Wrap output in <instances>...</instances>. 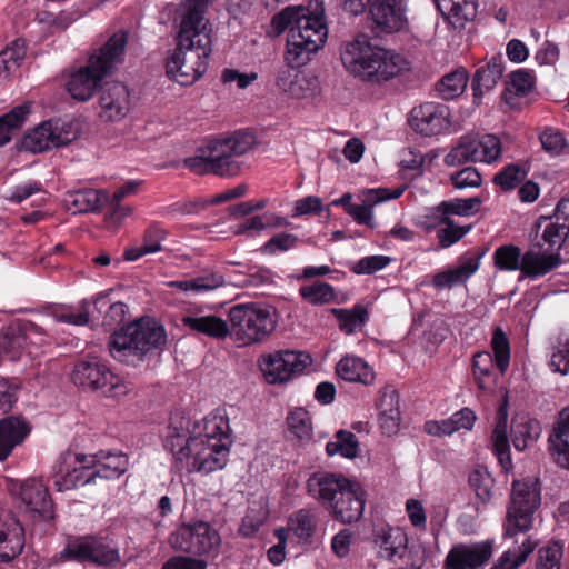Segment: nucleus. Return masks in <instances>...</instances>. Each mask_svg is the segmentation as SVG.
Masks as SVG:
<instances>
[{
    "label": "nucleus",
    "mask_w": 569,
    "mask_h": 569,
    "mask_svg": "<svg viewBox=\"0 0 569 569\" xmlns=\"http://www.w3.org/2000/svg\"><path fill=\"white\" fill-rule=\"evenodd\" d=\"M128 33L119 31L93 54L86 66L72 72L66 83L70 96L79 101H87L94 94L104 77L109 76L118 63L123 61Z\"/></svg>",
    "instance_id": "nucleus-9"
},
{
    "label": "nucleus",
    "mask_w": 569,
    "mask_h": 569,
    "mask_svg": "<svg viewBox=\"0 0 569 569\" xmlns=\"http://www.w3.org/2000/svg\"><path fill=\"white\" fill-rule=\"evenodd\" d=\"M287 423L290 432H292L300 440H308L311 438L312 425L308 411L302 408L292 410L288 418Z\"/></svg>",
    "instance_id": "nucleus-48"
},
{
    "label": "nucleus",
    "mask_w": 569,
    "mask_h": 569,
    "mask_svg": "<svg viewBox=\"0 0 569 569\" xmlns=\"http://www.w3.org/2000/svg\"><path fill=\"white\" fill-rule=\"evenodd\" d=\"M318 529L317 509L301 508L290 515L288 519V531L292 532L299 541L311 543Z\"/></svg>",
    "instance_id": "nucleus-30"
},
{
    "label": "nucleus",
    "mask_w": 569,
    "mask_h": 569,
    "mask_svg": "<svg viewBox=\"0 0 569 569\" xmlns=\"http://www.w3.org/2000/svg\"><path fill=\"white\" fill-rule=\"evenodd\" d=\"M569 206V201H560L555 210L553 218L541 216L536 227L543 231L539 250L536 251V278L548 273L561 263L560 249L569 233V216L562 217V211Z\"/></svg>",
    "instance_id": "nucleus-11"
},
{
    "label": "nucleus",
    "mask_w": 569,
    "mask_h": 569,
    "mask_svg": "<svg viewBox=\"0 0 569 569\" xmlns=\"http://www.w3.org/2000/svg\"><path fill=\"white\" fill-rule=\"evenodd\" d=\"M442 226L445 227L437 231V238L441 248H448L457 243L470 230V226H457L450 217L449 221L445 222Z\"/></svg>",
    "instance_id": "nucleus-55"
},
{
    "label": "nucleus",
    "mask_w": 569,
    "mask_h": 569,
    "mask_svg": "<svg viewBox=\"0 0 569 569\" xmlns=\"http://www.w3.org/2000/svg\"><path fill=\"white\" fill-rule=\"evenodd\" d=\"M468 72L459 68L445 74L436 84L438 96L443 100H452L463 93L468 83Z\"/></svg>",
    "instance_id": "nucleus-36"
},
{
    "label": "nucleus",
    "mask_w": 569,
    "mask_h": 569,
    "mask_svg": "<svg viewBox=\"0 0 569 569\" xmlns=\"http://www.w3.org/2000/svg\"><path fill=\"white\" fill-rule=\"evenodd\" d=\"M77 19L78 17L73 12L61 11L59 14H54L44 10L37 13V20L46 24L51 32L66 30Z\"/></svg>",
    "instance_id": "nucleus-54"
},
{
    "label": "nucleus",
    "mask_w": 569,
    "mask_h": 569,
    "mask_svg": "<svg viewBox=\"0 0 569 569\" xmlns=\"http://www.w3.org/2000/svg\"><path fill=\"white\" fill-rule=\"evenodd\" d=\"M477 144L478 161L490 163L500 157L501 143L496 136L487 134L480 140L477 139Z\"/></svg>",
    "instance_id": "nucleus-56"
},
{
    "label": "nucleus",
    "mask_w": 569,
    "mask_h": 569,
    "mask_svg": "<svg viewBox=\"0 0 569 569\" xmlns=\"http://www.w3.org/2000/svg\"><path fill=\"white\" fill-rule=\"evenodd\" d=\"M230 336L239 346L261 342L277 326L274 310L256 305H236L229 310Z\"/></svg>",
    "instance_id": "nucleus-10"
},
{
    "label": "nucleus",
    "mask_w": 569,
    "mask_h": 569,
    "mask_svg": "<svg viewBox=\"0 0 569 569\" xmlns=\"http://www.w3.org/2000/svg\"><path fill=\"white\" fill-rule=\"evenodd\" d=\"M477 139L463 136L459 139L457 146H455L448 154H446L443 161L449 167L461 166L467 162H477Z\"/></svg>",
    "instance_id": "nucleus-38"
},
{
    "label": "nucleus",
    "mask_w": 569,
    "mask_h": 569,
    "mask_svg": "<svg viewBox=\"0 0 569 569\" xmlns=\"http://www.w3.org/2000/svg\"><path fill=\"white\" fill-rule=\"evenodd\" d=\"M106 198L107 196L98 190L84 189L70 193L66 202L73 213H86L98 211Z\"/></svg>",
    "instance_id": "nucleus-35"
},
{
    "label": "nucleus",
    "mask_w": 569,
    "mask_h": 569,
    "mask_svg": "<svg viewBox=\"0 0 569 569\" xmlns=\"http://www.w3.org/2000/svg\"><path fill=\"white\" fill-rule=\"evenodd\" d=\"M482 199L480 197H472L468 199L456 198L441 202V208L447 213V217L452 214L460 217H468L479 210Z\"/></svg>",
    "instance_id": "nucleus-50"
},
{
    "label": "nucleus",
    "mask_w": 569,
    "mask_h": 569,
    "mask_svg": "<svg viewBox=\"0 0 569 569\" xmlns=\"http://www.w3.org/2000/svg\"><path fill=\"white\" fill-rule=\"evenodd\" d=\"M548 450L558 467L569 470V406L558 413L552 425L548 436Z\"/></svg>",
    "instance_id": "nucleus-22"
},
{
    "label": "nucleus",
    "mask_w": 569,
    "mask_h": 569,
    "mask_svg": "<svg viewBox=\"0 0 569 569\" xmlns=\"http://www.w3.org/2000/svg\"><path fill=\"white\" fill-rule=\"evenodd\" d=\"M493 543L486 540L475 543H458L449 550L445 569H479L492 557Z\"/></svg>",
    "instance_id": "nucleus-19"
},
{
    "label": "nucleus",
    "mask_w": 569,
    "mask_h": 569,
    "mask_svg": "<svg viewBox=\"0 0 569 569\" xmlns=\"http://www.w3.org/2000/svg\"><path fill=\"white\" fill-rule=\"evenodd\" d=\"M532 78L528 71L517 70L510 74V81L506 88V93H512L517 97H525L532 88Z\"/></svg>",
    "instance_id": "nucleus-58"
},
{
    "label": "nucleus",
    "mask_w": 569,
    "mask_h": 569,
    "mask_svg": "<svg viewBox=\"0 0 569 569\" xmlns=\"http://www.w3.org/2000/svg\"><path fill=\"white\" fill-rule=\"evenodd\" d=\"M450 110L437 102H425L415 107L410 112L411 128L425 137L442 133L450 127Z\"/></svg>",
    "instance_id": "nucleus-18"
},
{
    "label": "nucleus",
    "mask_w": 569,
    "mask_h": 569,
    "mask_svg": "<svg viewBox=\"0 0 569 569\" xmlns=\"http://www.w3.org/2000/svg\"><path fill=\"white\" fill-rule=\"evenodd\" d=\"M170 541L174 549L194 556H217L221 546L218 530L202 520L182 523Z\"/></svg>",
    "instance_id": "nucleus-14"
},
{
    "label": "nucleus",
    "mask_w": 569,
    "mask_h": 569,
    "mask_svg": "<svg viewBox=\"0 0 569 569\" xmlns=\"http://www.w3.org/2000/svg\"><path fill=\"white\" fill-rule=\"evenodd\" d=\"M390 262L386 256H369L360 259L351 270L357 274H371L383 269Z\"/></svg>",
    "instance_id": "nucleus-64"
},
{
    "label": "nucleus",
    "mask_w": 569,
    "mask_h": 569,
    "mask_svg": "<svg viewBox=\"0 0 569 569\" xmlns=\"http://www.w3.org/2000/svg\"><path fill=\"white\" fill-rule=\"evenodd\" d=\"M447 221H449V217L445 213L440 202L438 206L431 208L426 214L419 216L416 219V226L426 232H430Z\"/></svg>",
    "instance_id": "nucleus-59"
},
{
    "label": "nucleus",
    "mask_w": 569,
    "mask_h": 569,
    "mask_svg": "<svg viewBox=\"0 0 569 569\" xmlns=\"http://www.w3.org/2000/svg\"><path fill=\"white\" fill-rule=\"evenodd\" d=\"M532 550L530 537H527L517 551H505L490 569H516L527 560Z\"/></svg>",
    "instance_id": "nucleus-44"
},
{
    "label": "nucleus",
    "mask_w": 569,
    "mask_h": 569,
    "mask_svg": "<svg viewBox=\"0 0 569 569\" xmlns=\"http://www.w3.org/2000/svg\"><path fill=\"white\" fill-rule=\"evenodd\" d=\"M182 323L190 330L213 339H224L230 335V327L228 323L223 319L213 315L186 316L182 318Z\"/></svg>",
    "instance_id": "nucleus-32"
},
{
    "label": "nucleus",
    "mask_w": 569,
    "mask_h": 569,
    "mask_svg": "<svg viewBox=\"0 0 569 569\" xmlns=\"http://www.w3.org/2000/svg\"><path fill=\"white\" fill-rule=\"evenodd\" d=\"M311 362L309 355L301 351L279 350L262 355L259 366L269 383H280L302 372Z\"/></svg>",
    "instance_id": "nucleus-16"
},
{
    "label": "nucleus",
    "mask_w": 569,
    "mask_h": 569,
    "mask_svg": "<svg viewBox=\"0 0 569 569\" xmlns=\"http://www.w3.org/2000/svg\"><path fill=\"white\" fill-rule=\"evenodd\" d=\"M271 26L281 34L288 30L286 61L288 67L277 76V87L284 93L300 99L310 89L308 78L296 69L305 66L326 42L328 28L325 9L305 6H289L274 14Z\"/></svg>",
    "instance_id": "nucleus-1"
},
{
    "label": "nucleus",
    "mask_w": 569,
    "mask_h": 569,
    "mask_svg": "<svg viewBox=\"0 0 569 569\" xmlns=\"http://www.w3.org/2000/svg\"><path fill=\"white\" fill-rule=\"evenodd\" d=\"M0 349L12 361L19 360L26 355L28 346L21 326L6 328L0 340Z\"/></svg>",
    "instance_id": "nucleus-37"
},
{
    "label": "nucleus",
    "mask_w": 569,
    "mask_h": 569,
    "mask_svg": "<svg viewBox=\"0 0 569 569\" xmlns=\"http://www.w3.org/2000/svg\"><path fill=\"white\" fill-rule=\"evenodd\" d=\"M306 489L341 523H352L362 517L366 499L357 481L342 475L319 471L309 477Z\"/></svg>",
    "instance_id": "nucleus-6"
},
{
    "label": "nucleus",
    "mask_w": 569,
    "mask_h": 569,
    "mask_svg": "<svg viewBox=\"0 0 569 569\" xmlns=\"http://www.w3.org/2000/svg\"><path fill=\"white\" fill-rule=\"evenodd\" d=\"M52 132L53 147H63L76 139L77 134L72 130V123L62 120H49Z\"/></svg>",
    "instance_id": "nucleus-62"
},
{
    "label": "nucleus",
    "mask_w": 569,
    "mask_h": 569,
    "mask_svg": "<svg viewBox=\"0 0 569 569\" xmlns=\"http://www.w3.org/2000/svg\"><path fill=\"white\" fill-rule=\"evenodd\" d=\"M228 421L214 416L206 420L204 435L187 438L176 433L167 438L178 470L210 473L222 469L229 453Z\"/></svg>",
    "instance_id": "nucleus-3"
},
{
    "label": "nucleus",
    "mask_w": 569,
    "mask_h": 569,
    "mask_svg": "<svg viewBox=\"0 0 569 569\" xmlns=\"http://www.w3.org/2000/svg\"><path fill=\"white\" fill-rule=\"evenodd\" d=\"M367 198H369L368 190H363L361 192L362 204H348L346 212L351 216L359 224H366L370 228H375L371 211L375 204L369 203Z\"/></svg>",
    "instance_id": "nucleus-57"
},
{
    "label": "nucleus",
    "mask_w": 569,
    "mask_h": 569,
    "mask_svg": "<svg viewBox=\"0 0 569 569\" xmlns=\"http://www.w3.org/2000/svg\"><path fill=\"white\" fill-rule=\"evenodd\" d=\"M367 8L370 29L376 37L400 32L408 26L407 7L400 0H372Z\"/></svg>",
    "instance_id": "nucleus-17"
},
{
    "label": "nucleus",
    "mask_w": 569,
    "mask_h": 569,
    "mask_svg": "<svg viewBox=\"0 0 569 569\" xmlns=\"http://www.w3.org/2000/svg\"><path fill=\"white\" fill-rule=\"evenodd\" d=\"M100 117L109 121L124 118L130 109L128 87L118 81L106 82L99 92Z\"/></svg>",
    "instance_id": "nucleus-21"
},
{
    "label": "nucleus",
    "mask_w": 569,
    "mask_h": 569,
    "mask_svg": "<svg viewBox=\"0 0 569 569\" xmlns=\"http://www.w3.org/2000/svg\"><path fill=\"white\" fill-rule=\"evenodd\" d=\"M30 109L31 104L26 102L0 117V146L11 140L12 131L23 124L27 116L30 113Z\"/></svg>",
    "instance_id": "nucleus-41"
},
{
    "label": "nucleus",
    "mask_w": 569,
    "mask_h": 569,
    "mask_svg": "<svg viewBox=\"0 0 569 569\" xmlns=\"http://www.w3.org/2000/svg\"><path fill=\"white\" fill-rule=\"evenodd\" d=\"M476 14L477 4L475 0H452L449 19L455 28H463L467 21L475 19Z\"/></svg>",
    "instance_id": "nucleus-49"
},
{
    "label": "nucleus",
    "mask_w": 569,
    "mask_h": 569,
    "mask_svg": "<svg viewBox=\"0 0 569 569\" xmlns=\"http://www.w3.org/2000/svg\"><path fill=\"white\" fill-rule=\"evenodd\" d=\"M480 257H469L459 267L435 274L432 284L438 289H442L467 281L478 270Z\"/></svg>",
    "instance_id": "nucleus-33"
},
{
    "label": "nucleus",
    "mask_w": 569,
    "mask_h": 569,
    "mask_svg": "<svg viewBox=\"0 0 569 569\" xmlns=\"http://www.w3.org/2000/svg\"><path fill=\"white\" fill-rule=\"evenodd\" d=\"M550 368L562 376L569 373V338H558L550 356Z\"/></svg>",
    "instance_id": "nucleus-52"
},
{
    "label": "nucleus",
    "mask_w": 569,
    "mask_h": 569,
    "mask_svg": "<svg viewBox=\"0 0 569 569\" xmlns=\"http://www.w3.org/2000/svg\"><path fill=\"white\" fill-rule=\"evenodd\" d=\"M533 520V485L529 481L515 480L510 503L503 525V537L512 538L518 532H527Z\"/></svg>",
    "instance_id": "nucleus-15"
},
{
    "label": "nucleus",
    "mask_w": 569,
    "mask_h": 569,
    "mask_svg": "<svg viewBox=\"0 0 569 569\" xmlns=\"http://www.w3.org/2000/svg\"><path fill=\"white\" fill-rule=\"evenodd\" d=\"M300 296L311 305H325L335 301V289L327 282L316 281L299 289Z\"/></svg>",
    "instance_id": "nucleus-46"
},
{
    "label": "nucleus",
    "mask_w": 569,
    "mask_h": 569,
    "mask_svg": "<svg viewBox=\"0 0 569 569\" xmlns=\"http://www.w3.org/2000/svg\"><path fill=\"white\" fill-rule=\"evenodd\" d=\"M330 312L339 321L340 330L347 335H351L357 328L365 326L369 318L367 308L362 305H356L352 309L332 308Z\"/></svg>",
    "instance_id": "nucleus-39"
},
{
    "label": "nucleus",
    "mask_w": 569,
    "mask_h": 569,
    "mask_svg": "<svg viewBox=\"0 0 569 569\" xmlns=\"http://www.w3.org/2000/svg\"><path fill=\"white\" fill-rule=\"evenodd\" d=\"M407 535L400 528L382 527L373 533L378 556L388 560L402 558L407 551Z\"/></svg>",
    "instance_id": "nucleus-26"
},
{
    "label": "nucleus",
    "mask_w": 569,
    "mask_h": 569,
    "mask_svg": "<svg viewBox=\"0 0 569 569\" xmlns=\"http://www.w3.org/2000/svg\"><path fill=\"white\" fill-rule=\"evenodd\" d=\"M18 496L32 515L33 521H50L54 519L53 501L47 487L34 478L20 483Z\"/></svg>",
    "instance_id": "nucleus-20"
},
{
    "label": "nucleus",
    "mask_w": 569,
    "mask_h": 569,
    "mask_svg": "<svg viewBox=\"0 0 569 569\" xmlns=\"http://www.w3.org/2000/svg\"><path fill=\"white\" fill-rule=\"evenodd\" d=\"M456 189L477 188L481 184V176L473 167H466L450 176Z\"/></svg>",
    "instance_id": "nucleus-63"
},
{
    "label": "nucleus",
    "mask_w": 569,
    "mask_h": 569,
    "mask_svg": "<svg viewBox=\"0 0 569 569\" xmlns=\"http://www.w3.org/2000/svg\"><path fill=\"white\" fill-rule=\"evenodd\" d=\"M493 264L502 271L520 270L526 277H533V249L521 252L515 244H503L493 252Z\"/></svg>",
    "instance_id": "nucleus-23"
},
{
    "label": "nucleus",
    "mask_w": 569,
    "mask_h": 569,
    "mask_svg": "<svg viewBox=\"0 0 569 569\" xmlns=\"http://www.w3.org/2000/svg\"><path fill=\"white\" fill-rule=\"evenodd\" d=\"M71 380L79 387L99 391L103 396L117 400L132 390L130 382L113 373L104 363L96 359L77 362L71 373Z\"/></svg>",
    "instance_id": "nucleus-12"
},
{
    "label": "nucleus",
    "mask_w": 569,
    "mask_h": 569,
    "mask_svg": "<svg viewBox=\"0 0 569 569\" xmlns=\"http://www.w3.org/2000/svg\"><path fill=\"white\" fill-rule=\"evenodd\" d=\"M22 147L32 153H40L53 147L51 124L42 122L22 140Z\"/></svg>",
    "instance_id": "nucleus-43"
},
{
    "label": "nucleus",
    "mask_w": 569,
    "mask_h": 569,
    "mask_svg": "<svg viewBox=\"0 0 569 569\" xmlns=\"http://www.w3.org/2000/svg\"><path fill=\"white\" fill-rule=\"evenodd\" d=\"M211 0H186L179 9L177 47L166 68L170 79L181 86L194 83L207 70L211 53V29L204 12Z\"/></svg>",
    "instance_id": "nucleus-2"
},
{
    "label": "nucleus",
    "mask_w": 569,
    "mask_h": 569,
    "mask_svg": "<svg viewBox=\"0 0 569 569\" xmlns=\"http://www.w3.org/2000/svg\"><path fill=\"white\" fill-rule=\"evenodd\" d=\"M542 148L552 156L560 154L567 148L563 134L553 128L546 129L539 137Z\"/></svg>",
    "instance_id": "nucleus-60"
},
{
    "label": "nucleus",
    "mask_w": 569,
    "mask_h": 569,
    "mask_svg": "<svg viewBox=\"0 0 569 569\" xmlns=\"http://www.w3.org/2000/svg\"><path fill=\"white\" fill-rule=\"evenodd\" d=\"M167 231L156 224L146 229L143 243L140 247L129 248L124 251L123 258L127 261H134L149 253L161 251V242L166 239Z\"/></svg>",
    "instance_id": "nucleus-34"
},
{
    "label": "nucleus",
    "mask_w": 569,
    "mask_h": 569,
    "mask_svg": "<svg viewBox=\"0 0 569 569\" xmlns=\"http://www.w3.org/2000/svg\"><path fill=\"white\" fill-rule=\"evenodd\" d=\"M256 143L253 134L236 132L231 137L213 139L197 150L194 157L186 158L184 167L197 174H216L223 178L236 177L241 171L236 157L248 152Z\"/></svg>",
    "instance_id": "nucleus-8"
},
{
    "label": "nucleus",
    "mask_w": 569,
    "mask_h": 569,
    "mask_svg": "<svg viewBox=\"0 0 569 569\" xmlns=\"http://www.w3.org/2000/svg\"><path fill=\"white\" fill-rule=\"evenodd\" d=\"M493 483V478L485 468H476L469 475V485L482 503L490 501Z\"/></svg>",
    "instance_id": "nucleus-47"
},
{
    "label": "nucleus",
    "mask_w": 569,
    "mask_h": 569,
    "mask_svg": "<svg viewBox=\"0 0 569 569\" xmlns=\"http://www.w3.org/2000/svg\"><path fill=\"white\" fill-rule=\"evenodd\" d=\"M298 244V237L291 233L280 232L272 236L262 247L268 254L288 251Z\"/></svg>",
    "instance_id": "nucleus-61"
},
{
    "label": "nucleus",
    "mask_w": 569,
    "mask_h": 569,
    "mask_svg": "<svg viewBox=\"0 0 569 569\" xmlns=\"http://www.w3.org/2000/svg\"><path fill=\"white\" fill-rule=\"evenodd\" d=\"M489 351H478L472 357V377L479 390L491 393L497 387L499 373Z\"/></svg>",
    "instance_id": "nucleus-27"
},
{
    "label": "nucleus",
    "mask_w": 569,
    "mask_h": 569,
    "mask_svg": "<svg viewBox=\"0 0 569 569\" xmlns=\"http://www.w3.org/2000/svg\"><path fill=\"white\" fill-rule=\"evenodd\" d=\"M167 342L163 326L154 319L140 318L114 331L108 340L110 356L129 367L147 366Z\"/></svg>",
    "instance_id": "nucleus-5"
},
{
    "label": "nucleus",
    "mask_w": 569,
    "mask_h": 569,
    "mask_svg": "<svg viewBox=\"0 0 569 569\" xmlns=\"http://www.w3.org/2000/svg\"><path fill=\"white\" fill-rule=\"evenodd\" d=\"M491 348L495 353L492 356L496 361V368L499 373L502 376L507 371L510 362V345L509 340L503 332V330L499 327L495 328L492 339H491Z\"/></svg>",
    "instance_id": "nucleus-45"
},
{
    "label": "nucleus",
    "mask_w": 569,
    "mask_h": 569,
    "mask_svg": "<svg viewBox=\"0 0 569 569\" xmlns=\"http://www.w3.org/2000/svg\"><path fill=\"white\" fill-rule=\"evenodd\" d=\"M337 375L350 382H360L365 386L372 385L375 381V372L368 363L355 356L343 357L336 367Z\"/></svg>",
    "instance_id": "nucleus-31"
},
{
    "label": "nucleus",
    "mask_w": 569,
    "mask_h": 569,
    "mask_svg": "<svg viewBox=\"0 0 569 569\" xmlns=\"http://www.w3.org/2000/svg\"><path fill=\"white\" fill-rule=\"evenodd\" d=\"M326 452L328 456L339 453L345 458L353 459L358 456L359 442L352 432L339 430L335 436V441L327 443Z\"/></svg>",
    "instance_id": "nucleus-42"
},
{
    "label": "nucleus",
    "mask_w": 569,
    "mask_h": 569,
    "mask_svg": "<svg viewBox=\"0 0 569 569\" xmlns=\"http://www.w3.org/2000/svg\"><path fill=\"white\" fill-rule=\"evenodd\" d=\"M20 326L28 346L26 356L33 358L38 355L37 349L48 343L49 337L41 327L33 322L27 321Z\"/></svg>",
    "instance_id": "nucleus-51"
},
{
    "label": "nucleus",
    "mask_w": 569,
    "mask_h": 569,
    "mask_svg": "<svg viewBox=\"0 0 569 569\" xmlns=\"http://www.w3.org/2000/svg\"><path fill=\"white\" fill-rule=\"evenodd\" d=\"M507 417L506 405H501L497 411L496 426L491 436L493 453L505 471H509L512 467L507 436Z\"/></svg>",
    "instance_id": "nucleus-29"
},
{
    "label": "nucleus",
    "mask_w": 569,
    "mask_h": 569,
    "mask_svg": "<svg viewBox=\"0 0 569 569\" xmlns=\"http://www.w3.org/2000/svg\"><path fill=\"white\" fill-rule=\"evenodd\" d=\"M503 57L495 54L486 66L480 67L473 74L471 89L473 102L479 104L483 94L496 87L503 73Z\"/></svg>",
    "instance_id": "nucleus-25"
},
{
    "label": "nucleus",
    "mask_w": 569,
    "mask_h": 569,
    "mask_svg": "<svg viewBox=\"0 0 569 569\" xmlns=\"http://www.w3.org/2000/svg\"><path fill=\"white\" fill-rule=\"evenodd\" d=\"M562 546L559 542H550L539 549L536 559V569H560Z\"/></svg>",
    "instance_id": "nucleus-53"
},
{
    "label": "nucleus",
    "mask_w": 569,
    "mask_h": 569,
    "mask_svg": "<svg viewBox=\"0 0 569 569\" xmlns=\"http://www.w3.org/2000/svg\"><path fill=\"white\" fill-rule=\"evenodd\" d=\"M340 59L349 73L371 84H383L409 69L402 56L372 44L366 34L342 43Z\"/></svg>",
    "instance_id": "nucleus-4"
},
{
    "label": "nucleus",
    "mask_w": 569,
    "mask_h": 569,
    "mask_svg": "<svg viewBox=\"0 0 569 569\" xmlns=\"http://www.w3.org/2000/svg\"><path fill=\"white\" fill-rule=\"evenodd\" d=\"M58 560L109 567L118 563L121 557L118 547L108 538L86 535L69 539L59 552Z\"/></svg>",
    "instance_id": "nucleus-13"
},
{
    "label": "nucleus",
    "mask_w": 569,
    "mask_h": 569,
    "mask_svg": "<svg viewBox=\"0 0 569 569\" xmlns=\"http://www.w3.org/2000/svg\"><path fill=\"white\" fill-rule=\"evenodd\" d=\"M24 545V528L18 520H12L0 529V562L7 563L19 557Z\"/></svg>",
    "instance_id": "nucleus-28"
},
{
    "label": "nucleus",
    "mask_w": 569,
    "mask_h": 569,
    "mask_svg": "<svg viewBox=\"0 0 569 569\" xmlns=\"http://www.w3.org/2000/svg\"><path fill=\"white\" fill-rule=\"evenodd\" d=\"M530 171V163H510L493 176V183L503 191H510L521 183Z\"/></svg>",
    "instance_id": "nucleus-40"
},
{
    "label": "nucleus",
    "mask_w": 569,
    "mask_h": 569,
    "mask_svg": "<svg viewBox=\"0 0 569 569\" xmlns=\"http://www.w3.org/2000/svg\"><path fill=\"white\" fill-rule=\"evenodd\" d=\"M128 458L121 453H108L87 457L84 455L64 452L53 466L54 485L59 491L87 485L96 478L117 479L126 472Z\"/></svg>",
    "instance_id": "nucleus-7"
},
{
    "label": "nucleus",
    "mask_w": 569,
    "mask_h": 569,
    "mask_svg": "<svg viewBox=\"0 0 569 569\" xmlns=\"http://www.w3.org/2000/svg\"><path fill=\"white\" fill-rule=\"evenodd\" d=\"M31 432V425L22 416L0 419V461L20 446Z\"/></svg>",
    "instance_id": "nucleus-24"
}]
</instances>
